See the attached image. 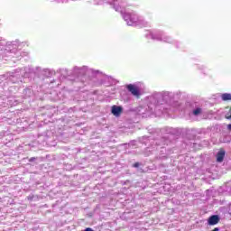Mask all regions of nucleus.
<instances>
[{"mask_svg": "<svg viewBox=\"0 0 231 231\" xmlns=\"http://www.w3.org/2000/svg\"><path fill=\"white\" fill-rule=\"evenodd\" d=\"M127 91L133 95V97H136V98H140V88H138L136 85L128 84L125 86Z\"/></svg>", "mask_w": 231, "mask_h": 231, "instance_id": "obj_1", "label": "nucleus"}, {"mask_svg": "<svg viewBox=\"0 0 231 231\" xmlns=\"http://www.w3.org/2000/svg\"><path fill=\"white\" fill-rule=\"evenodd\" d=\"M219 220H220L219 216L212 215L208 219V225H209L210 226H214V225H217V223H219Z\"/></svg>", "mask_w": 231, "mask_h": 231, "instance_id": "obj_2", "label": "nucleus"}, {"mask_svg": "<svg viewBox=\"0 0 231 231\" xmlns=\"http://www.w3.org/2000/svg\"><path fill=\"white\" fill-rule=\"evenodd\" d=\"M123 111H124V108H122V106H113L111 113L112 115H114V116H120Z\"/></svg>", "mask_w": 231, "mask_h": 231, "instance_id": "obj_3", "label": "nucleus"}, {"mask_svg": "<svg viewBox=\"0 0 231 231\" xmlns=\"http://www.w3.org/2000/svg\"><path fill=\"white\" fill-rule=\"evenodd\" d=\"M223 160H225V151L224 150H220L217 153V162L218 163H221V162H223Z\"/></svg>", "mask_w": 231, "mask_h": 231, "instance_id": "obj_4", "label": "nucleus"}, {"mask_svg": "<svg viewBox=\"0 0 231 231\" xmlns=\"http://www.w3.org/2000/svg\"><path fill=\"white\" fill-rule=\"evenodd\" d=\"M221 98L224 102L231 100V94L230 93H224L221 95Z\"/></svg>", "mask_w": 231, "mask_h": 231, "instance_id": "obj_5", "label": "nucleus"}, {"mask_svg": "<svg viewBox=\"0 0 231 231\" xmlns=\"http://www.w3.org/2000/svg\"><path fill=\"white\" fill-rule=\"evenodd\" d=\"M201 114V108H197L193 111V115H195V116H198V115Z\"/></svg>", "mask_w": 231, "mask_h": 231, "instance_id": "obj_6", "label": "nucleus"}, {"mask_svg": "<svg viewBox=\"0 0 231 231\" xmlns=\"http://www.w3.org/2000/svg\"><path fill=\"white\" fill-rule=\"evenodd\" d=\"M225 118L226 120H231V106L229 107V113L226 114Z\"/></svg>", "mask_w": 231, "mask_h": 231, "instance_id": "obj_7", "label": "nucleus"}, {"mask_svg": "<svg viewBox=\"0 0 231 231\" xmlns=\"http://www.w3.org/2000/svg\"><path fill=\"white\" fill-rule=\"evenodd\" d=\"M133 167H134L135 169H138V167H140V162H134L133 164Z\"/></svg>", "mask_w": 231, "mask_h": 231, "instance_id": "obj_8", "label": "nucleus"}, {"mask_svg": "<svg viewBox=\"0 0 231 231\" xmlns=\"http://www.w3.org/2000/svg\"><path fill=\"white\" fill-rule=\"evenodd\" d=\"M27 199H28L29 201H32V200H33V195L28 196V197H27Z\"/></svg>", "mask_w": 231, "mask_h": 231, "instance_id": "obj_9", "label": "nucleus"}, {"mask_svg": "<svg viewBox=\"0 0 231 231\" xmlns=\"http://www.w3.org/2000/svg\"><path fill=\"white\" fill-rule=\"evenodd\" d=\"M84 231H95V230H93V228L91 227H87Z\"/></svg>", "mask_w": 231, "mask_h": 231, "instance_id": "obj_10", "label": "nucleus"}, {"mask_svg": "<svg viewBox=\"0 0 231 231\" xmlns=\"http://www.w3.org/2000/svg\"><path fill=\"white\" fill-rule=\"evenodd\" d=\"M29 162H35V157H32L31 159H29Z\"/></svg>", "mask_w": 231, "mask_h": 231, "instance_id": "obj_11", "label": "nucleus"}, {"mask_svg": "<svg viewBox=\"0 0 231 231\" xmlns=\"http://www.w3.org/2000/svg\"><path fill=\"white\" fill-rule=\"evenodd\" d=\"M228 131H231V125H227Z\"/></svg>", "mask_w": 231, "mask_h": 231, "instance_id": "obj_12", "label": "nucleus"}]
</instances>
